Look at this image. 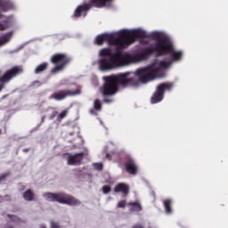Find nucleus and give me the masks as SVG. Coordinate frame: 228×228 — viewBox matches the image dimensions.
Returning a JSON list of instances; mask_svg holds the SVG:
<instances>
[{
  "label": "nucleus",
  "instance_id": "f257e3e1",
  "mask_svg": "<svg viewBox=\"0 0 228 228\" xmlns=\"http://www.w3.org/2000/svg\"><path fill=\"white\" fill-rule=\"evenodd\" d=\"M131 72L119 73L104 77L105 81L102 89V94L106 97L108 95H115L118 92V86H138V80L134 77H129Z\"/></svg>",
  "mask_w": 228,
  "mask_h": 228
},
{
  "label": "nucleus",
  "instance_id": "f03ea898",
  "mask_svg": "<svg viewBox=\"0 0 228 228\" xmlns=\"http://www.w3.org/2000/svg\"><path fill=\"white\" fill-rule=\"evenodd\" d=\"M172 63V61H156L150 66L138 69L134 74L138 77L139 81H141V83H148V81H152V79H155L156 74H159V72H161V70H167V69H170Z\"/></svg>",
  "mask_w": 228,
  "mask_h": 228
},
{
  "label": "nucleus",
  "instance_id": "7ed1b4c3",
  "mask_svg": "<svg viewBox=\"0 0 228 228\" xmlns=\"http://www.w3.org/2000/svg\"><path fill=\"white\" fill-rule=\"evenodd\" d=\"M104 42H108L110 45H116L118 51L126 49L128 45L127 30H122L118 35L101 34L96 37V45H102Z\"/></svg>",
  "mask_w": 228,
  "mask_h": 228
},
{
  "label": "nucleus",
  "instance_id": "20e7f679",
  "mask_svg": "<svg viewBox=\"0 0 228 228\" xmlns=\"http://www.w3.org/2000/svg\"><path fill=\"white\" fill-rule=\"evenodd\" d=\"M113 3V0H89V3H84L78 5L72 17L79 19V17H86V14L92 8H104L110 6Z\"/></svg>",
  "mask_w": 228,
  "mask_h": 228
},
{
  "label": "nucleus",
  "instance_id": "39448f33",
  "mask_svg": "<svg viewBox=\"0 0 228 228\" xmlns=\"http://www.w3.org/2000/svg\"><path fill=\"white\" fill-rule=\"evenodd\" d=\"M127 38H128V45L135 42L136 38H141L140 42L142 44H149V40H145V38H151L152 40H157V42H161V40H168L167 37L161 38V34L159 32H152L147 35V32L142 29L136 30H127Z\"/></svg>",
  "mask_w": 228,
  "mask_h": 228
},
{
  "label": "nucleus",
  "instance_id": "423d86ee",
  "mask_svg": "<svg viewBox=\"0 0 228 228\" xmlns=\"http://www.w3.org/2000/svg\"><path fill=\"white\" fill-rule=\"evenodd\" d=\"M44 197L48 202H59V204H67L68 206H81V201L63 192H46Z\"/></svg>",
  "mask_w": 228,
  "mask_h": 228
},
{
  "label": "nucleus",
  "instance_id": "0eeeda50",
  "mask_svg": "<svg viewBox=\"0 0 228 228\" xmlns=\"http://www.w3.org/2000/svg\"><path fill=\"white\" fill-rule=\"evenodd\" d=\"M50 61L55 65V67L51 69V74H58V72H61V70L72 61V58L65 53H55L51 57Z\"/></svg>",
  "mask_w": 228,
  "mask_h": 228
},
{
  "label": "nucleus",
  "instance_id": "6e6552de",
  "mask_svg": "<svg viewBox=\"0 0 228 228\" xmlns=\"http://www.w3.org/2000/svg\"><path fill=\"white\" fill-rule=\"evenodd\" d=\"M161 56H167L169 54L171 56V61H180L183 58V52L175 51L174 46L172 45V42L169 39H162L161 40V48H160Z\"/></svg>",
  "mask_w": 228,
  "mask_h": 228
},
{
  "label": "nucleus",
  "instance_id": "1a4fd4ad",
  "mask_svg": "<svg viewBox=\"0 0 228 228\" xmlns=\"http://www.w3.org/2000/svg\"><path fill=\"white\" fill-rule=\"evenodd\" d=\"M174 88V83L166 82L161 83L157 86L156 91L151 98V104H158V102H161L163 97H165V91L170 92Z\"/></svg>",
  "mask_w": 228,
  "mask_h": 228
},
{
  "label": "nucleus",
  "instance_id": "9d476101",
  "mask_svg": "<svg viewBox=\"0 0 228 228\" xmlns=\"http://www.w3.org/2000/svg\"><path fill=\"white\" fill-rule=\"evenodd\" d=\"M153 53H157V56H161V40L156 42L154 47L144 48L141 53L135 55L136 61H143L149 60Z\"/></svg>",
  "mask_w": 228,
  "mask_h": 228
},
{
  "label": "nucleus",
  "instance_id": "9b49d317",
  "mask_svg": "<svg viewBox=\"0 0 228 228\" xmlns=\"http://www.w3.org/2000/svg\"><path fill=\"white\" fill-rule=\"evenodd\" d=\"M115 60H116V67H124L126 65H129V63H134L136 61V55H131L129 53H123L120 51H117L114 53Z\"/></svg>",
  "mask_w": 228,
  "mask_h": 228
},
{
  "label": "nucleus",
  "instance_id": "f8f14e48",
  "mask_svg": "<svg viewBox=\"0 0 228 228\" xmlns=\"http://www.w3.org/2000/svg\"><path fill=\"white\" fill-rule=\"evenodd\" d=\"M81 94L80 89H77L75 91L71 90H61L59 92L53 93L51 96L54 101H63L67 99V97H74L75 95H79Z\"/></svg>",
  "mask_w": 228,
  "mask_h": 228
},
{
  "label": "nucleus",
  "instance_id": "ddd939ff",
  "mask_svg": "<svg viewBox=\"0 0 228 228\" xmlns=\"http://www.w3.org/2000/svg\"><path fill=\"white\" fill-rule=\"evenodd\" d=\"M98 65L100 67V70H102L103 72H106V70H113V69H117V61L115 58H102L98 61Z\"/></svg>",
  "mask_w": 228,
  "mask_h": 228
},
{
  "label": "nucleus",
  "instance_id": "4468645a",
  "mask_svg": "<svg viewBox=\"0 0 228 228\" xmlns=\"http://www.w3.org/2000/svg\"><path fill=\"white\" fill-rule=\"evenodd\" d=\"M85 158V152L75 153L73 155H69L67 161L69 166H79L83 163V159Z\"/></svg>",
  "mask_w": 228,
  "mask_h": 228
},
{
  "label": "nucleus",
  "instance_id": "2eb2a0df",
  "mask_svg": "<svg viewBox=\"0 0 228 228\" xmlns=\"http://www.w3.org/2000/svg\"><path fill=\"white\" fill-rule=\"evenodd\" d=\"M125 167L128 174H131L132 175H136V174H138V166L133 159H128L126 162Z\"/></svg>",
  "mask_w": 228,
  "mask_h": 228
},
{
  "label": "nucleus",
  "instance_id": "dca6fc26",
  "mask_svg": "<svg viewBox=\"0 0 228 228\" xmlns=\"http://www.w3.org/2000/svg\"><path fill=\"white\" fill-rule=\"evenodd\" d=\"M115 193H122L123 197H127L129 195V185L119 183L114 187Z\"/></svg>",
  "mask_w": 228,
  "mask_h": 228
},
{
  "label": "nucleus",
  "instance_id": "f3484780",
  "mask_svg": "<svg viewBox=\"0 0 228 228\" xmlns=\"http://www.w3.org/2000/svg\"><path fill=\"white\" fill-rule=\"evenodd\" d=\"M99 56L101 58H106L108 56L110 59H115V53L111 52L110 48H102L99 51Z\"/></svg>",
  "mask_w": 228,
  "mask_h": 228
},
{
  "label": "nucleus",
  "instance_id": "a211bd4d",
  "mask_svg": "<svg viewBox=\"0 0 228 228\" xmlns=\"http://www.w3.org/2000/svg\"><path fill=\"white\" fill-rule=\"evenodd\" d=\"M0 31H6L8 28H10V20L6 16L3 15V13L0 12Z\"/></svg>",
  "mask_w": 228,
  "mask_h": 228
},
{
  "label": "nucleus",
  "instance_id": "6ab92c4d",
  "mask_svg": "<svg viewBox=\"0 0 228 228\" xmlns=\"http://www.w3.org/2000/svg\"><path fill=\"white\" fill-rule=\"evenodd\" d=\"M12 4L8 0H0V10L2 12H8V10H12Z\"/></svg>",
  "mask_w": 228,
  "mask_h": 228
},
{
  "label": "nucleus",
  "instance_id": "aec40b11",
  "mask_svg": "<svg viewBox=\"0 0 228 228\" xmlns=\"http://www.w3.org/2000/svg\"><path fill=\"white\" fill-rule=\"evenodd\" d=\"M23 199L27 202H31L35 200V192L31 189H28L24 193H23Z\"/></svg>",
  "mask_w": 228,
  "mask_h": 228
},
{
  "label": "nucleus",
  "instance_id": "412c9836",
  "mask_svg": "<svg viewBox=\"0 0 228 228\" xmlns=\"http://www.w3.org/2000/svg\"><path fill=\"white\" fill-rule=\"evenodd\" d=\"M48 67H49V63L43 62L39 64L37 67H36L34 72L35 74H42V72H45V70H47Z\"/></svg>",
  "mask_w": 228,
  "mask_h": 228
},
{
  "label": "nucleus",
  "instance_id": "4be33fe9",
  "mask_svg": "<svg viewBox=\"0 0 228 228\" xmlns=\"http://www.w3.org/2000/svg\"><path fill=\"white\" fill-rule=\"evenodd\" d=\"M128 206L130 207V212L133 213L134 211L140 212L143 208H142V205L138 202H129Z\"/></svg>",
  "mask_w": 228,
  "mask_h": 228
},
{
  "label": "nucleus",
  "instance_id": "5701e85b",
  "mask_svg": "<svg viewBox=\"0 0 228 228\" xmlns=\"http://www.w3.org/2000/svg\"><path fill=\"white\" fill-rule=\"evenodd\" d=\"M165 211L167 215L172 213V200L167 199L163 201Z\"/></svg>",
  "mask_w": 228,
  "mask_h": 228
},
{
  "label": "nucleus",
  "instance_id": "b1692460",
  "mask_svg": "<svg viewBox=\"0 0 228 228\" xmlns=\"http://www.w3.org/2000/svg\"><path fill=\"white\" fill-rule=\"evenodd\" d=\"M10 38H12L11 33H7L4 36H3L0 38V47H3V45H4V44H8V42H10Z\"/></svg>",
  "mask_w": 228,
  "mask_h": 228
},
{
  "label": "nucleus",
  "instance_id": "393cba45",
  "mask_svg": "<svg viewBox=\"0 0 228 228\" xmlns=\"http://www.w3.org/2000/svg\"><path fill=\"white\" fill-rule=\"evenodd\" d=\"M94 109L95 111H101L102 110V103H101V100L96 99L94 102Z\"/></svg>",
  "mask_w": 228,
  "mask_h": 228
},
{
  "label": "nucleus",
  "instance_id": "a878e982",
  "mask_svg": "<svg viewBox=\"0 0 228 228\" xmlns=\"http://www.w3.org/2000/svg\"><path fill=\"white\" fill-rule=\"evenodd\" d=\"M7 218H10V220H12V222H14V224H20V222H22V220L15 215L8 214Z\"/></svg>",
  "mask_w": 228,
  "mask_h": 228
},
{
  "label": "nucleus",
  "instance_id": "bb28decb",
  "mask_svg": "<svg viewBox=\"0 0 228 228\" xmlns=\"http://www.w3.org/2000/svg\"><path fill=\"white\" fill-rule=\"evenodd\" d=\"M68 113H69V111L63 110L62 112H61L59 114L57 120H63V118H65V117H67Z\"/></svg>",
  "mask_w": 228,
  "mask_h": 228
},
{
  "label": "nucleus",
  "instance_id": "cd10ccee",
  "mask_svg": "<svg viewBox=\"0 0 228 228\" xmlns=\"http://www.w3.org/2000/svg\"><path fill=\"white\" fill-rule=\"evenodd\" d=\"M102 191H103L104 195H108V193H110V191H111V187L110 185H104L102 187Z\"/></svg>",
  "mask_w": 228,
  "mask_h": 228
},
{
  "label": "nucleus",
  "instance_id": "c85d7f7f",
  "mask_svg": "<svg viewBox=\"0 0 228 228\" xmlns=\"http://www.w3.org/2000/svg\"><path fill=\"white\" fill-rule=\"evenodd\" d=\"M94 167L95 170L101 171L103 168L102 163H94Z\"/></svg>",
  "mask_w": 228,
  "mask_h": 228
},
{
  "label": "nucleus",
  "instance_id": "c756f323",
  "mask_svg": "<svg viewBox=\"0 0 228 228\" xmlns=\"http://www.w3.org/2000/svg\"><path fill=\"white\" fill-rule=\"evenodd\" d=\"M118 208H126V200H121L118 203Z\"/></svg>",
  "mask_w": 228,
  "mask_h": 228
},
{
  "label": "nucleus",
  "instance_id": "7c9ffc66",
  "mask_svg": "<svg viewBox=\"0 0 228 228\" xmlns=\"http://www.w3.org/2000/svg\"><path fill=\"white\" fill-rule=\"evenodd\" d=\"M8 175H10V173H5V174L0 175V183L2 181H4V179H6V177H8Z\"/></svg>",
  "mask_w": 228,
  "mask_h": 228
},
{
  "label": "nucleus",
  "instance_id": "2f4dec72",
  "mask_svg": "<svg viewBox=\"0 0 228 228\" xmlns=\"http://www.w3.org/2000/svg\"><path fill=\"white\" fill-rule=\"evenodd\" d=\"M51 228H60V224L56 222H51Z\"/></svg>",
  "mask_w": 228,
  "mask_h": 228
},
{
  "label": "nucleus",
  "instance_id": "473e14b6",
  "mask_svg": "<svg viewBox=\"0 0 228 228\" xmlns=\"http://www.w3.org/2000/svg\"><path fill=\"white\" fill-rule=\"evenodd\" d=\"M56 115H58V111H53V112L49 116V119H50V120H53V118L56 117Z\"/></svg>",
  "mask_w": 228,
  "mask_h": 228
},
{
  "label": "nucleus",
  "instance_id": "72a5a7b5",
  "mask_svg": "<svg viewBox=\"0 0 228 228\" xmlns=\"http://www.w3.org/2000/svg\"><path fill=\"white\" fill-rule=\"evenodd\" d=\"M89 113H90L91 115H95V116H97V112L95 111V109H94V108L89 110Z\"/></svg>",
  "mask_w": 228,
  "mask_h": 228
},
{
  "label": "nucleus",
  "instance_id": "f704fd0d",
  "mask_svg": "<svg viewBox=\"0 0 228 228\" xmlns=\"http://www.w3.org/2000/svg\"><path fill=\"white\" fill-rule=\"evenodd\" d=\"M132 228H143V227L142 226V224H134Z\"/></svg>",
  "mask_w": 228,
  "mask_h": 228
},
{
  "label": "nucleus",
  "instance_id": "c9c22d12",
  "mask_svg": "<svg viewBox=\"0 0 228 228\" xmlns=\"http://www.w3.org/2000/svg\"><path fill=\"white\" fill-rule=\"evenodd\" d=\"M5 84H0V92H3Z\"/></svg>",
  "mask_w": 228,
  "mask_h": 228
},
{
  "label": "nucleus",
  "instance_id": "e433bc0d",
  "mask_svg": "<svg viewBox=\"0 0 228 228\" xmlns=\"http://www.w3.org/2000/svg\"><path fill=\"white\" fill-rule=\"evenodd\" d=\"M104 102H111V100L104 99Z\"/></svg>",
  "mask_w": 228,
  "mask_h": 228
},
{
  "label": "nucleus",
  "instance_id": "4c0bfd02",
  "mask_svg": "<svg viewBox=\"0 0 228 228\" xmlns=\"http://www.w3.org/2000/svg\"><path fill=\"white\" fill-rule=\"evenodd\" d=\"M28 151H29V150H28V149L23 150V152H28Z\"/></svg>",
  "mask_w": 228,
  "mask_h": 228
},
{
  "label": "nucleus",
  "instance_id": "58836bf2",
  "mask_svg": "<svg viewBox=\"0 0 228 228\" xmlns=\"http://www.w3.org/2000/svg\"><path fill=\"white\" fill-rule=\"evenodd\" d=\"M6 97H8V94L4 95L3 99H6Z\"/></svg>",
  "mask_w": 228,
  "mask_h": 228
},
{
  "label": "nucleus",
  "instance_id": "ea45409f",
  "mask_svg": "<svg viewBox=\"0 0 228 228\" xmlns=\"http://www.w3.org/2000/svg\"><path fill=\"white\" fill-rule=\"evenodd\" d=\"M44 120H45V117H43V118H42V122H44Z\"/></svg>",
  "mask_w": 228,
  "mask_h": 228
},
{
  "label": "nucleus",
  "instance_id": "a19ab883",
  "mask_svg": "<svg viewBox=\"0 0 228 228\" xmlns=\"http://www.w3.org/2000/svg\"><path fill=\"white\" fill-rule=\"evenodd\" d=\"M1 133H2V130L0 129V134H1Z\"/></svg>",
  "mask_w": 228,
  "mask_h": 228
}]
</instances>
